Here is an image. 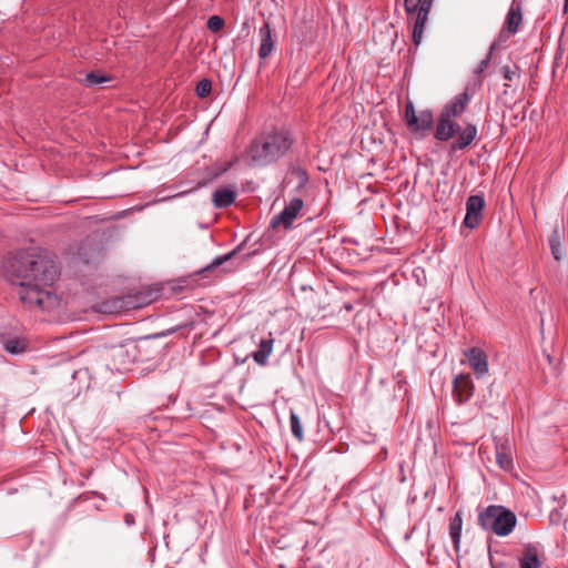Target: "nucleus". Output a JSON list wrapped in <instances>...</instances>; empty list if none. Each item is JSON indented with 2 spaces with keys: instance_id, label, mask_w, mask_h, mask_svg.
<instances>
[{
  "instance_id": "nucleus-2",
  "label": "nucleus",
  "mask_w": 568,
  "mask_h": 568,
  "mask_svg": "<svg viewBox=\"0 0 568 568\" xmlns=\"http://www.w3.org/2000/svg\"><path fill=\"white\" fill-rule=\"evenodd\" d=\"M294 144V138L288 130H274L254 138L247 153L256 165H268L283 158Z\"/></svg>"
},
{
  "instance_id": "nucleus-27",
  "label": "nucleus",
  "mask_w": 568,
  "mask_h": 568,
  "mask_svg": "<svg viewBox=\"0 0 568 568\" xmlns=\"http://www.w3.org/2000/svg\"><path fill=\"white\" fill-rule=\"evenodd\" d=\"M500 73L503 78L509 82L514 81L516 78H519L520 69L516 64L514 65H504L500 68Z\"/></svg>"
},
{
  "instance_id": "nucleus-22",
  "label": "nucleus",
  "mask_w": 568,
  "mask_h": 568,
  "mask_svg": "<svg viewBox=\"0 0 568 568\" xmlns=\"http://www.w3.org/2000/svg\"><path fill=\"white\" fill-rule=\"evenodd\" d=\"M539 566L540 561L537 549L532 546H528L525 555L520 559V568H538Z\"/></svg>"
},
{
  "instance_id": "nucleus-17",
  "label": "nucleus",
  "mask_w": 568,
  "mask_h": 568,
  "mask_svg": "<svg viewBox=\"0 0 568 568\" xmlns=\"http://www.w3.org/2000/svg\"><path fill=\"white\" fill-rule=\"evenodd\" d=\"M273 344H274V339L272 337L262 339L260 342L257 351H255L252 354L254 361L258 365H265L267 363V358L273 351Z\"/></svg>"
},
{
  "instance_id": "nucleus-15",
  "label": "nucleus",
  "mask_w": 568,
  "mask_h": 568,
  "mask_svg": "<svg viewBox=\"0 0 568 568\" xmlns=\"http://www.w3.org/2000/svg\"><path fill=\"white\" fill-rule=\"evenodd\" d=\"M521 21L523 14L520 6L513 4L507 13L503 31H507L509 34H515L518 32Z\"/></svg>"
},
{
  "instance_id": "nucleus-19",
  "label": "nucleus",
  "mask_w": 568,
  "mask_h": 568,
  "mask_svg": "<svg viewBox=\"0 0 568 568\" xmlns=\"http://www.w3.org/2000/svg\"><path fill=\"white\" fill-rule=\"evenodd\" d=\"M434 128V115L430 110H423L417 115V123L413 124L409 130L414 132L429 131Z\"/></svg>"
},
{
  "instance_id": "nucleus-26",
  "label": "nucleus",
  "mask_w": 568,
  "mask_h": 568,
  "mask_svg": "<svg viewBox=\"0 0 568 568\" xmlns=\"http://www.w3.org/2000/svg\"><path fill=\"white\" fill-rule=\"evenodd\" d=\"M110 78L99 71H91L85 75L84 84L87 87H94L109 81Z\"/></svg>"
},
{
  "instance_id": "nucleus-8",
  "label": "nucleus",
  "mask_w": 568,
  "mask_h": 568,
  "mask_svg": "<svg viewBox=\"0 0 568 568\" xmlns=\"http://www.w3.org/2000/svg\"><path fill=\"white\" fill-rule=\"evenodd\" d=\"M109 358L111 368L119 373L129 371L131 364L134 362V356L124 345L111 347Z\"/></svg>"
},
{
  "instance_id": "nucleus-5",
  "label": "nucleus",
  "mask_w": 568,
  "mask_h": 568,
  "mask_svg": "<svg viewBox=\"0 0 568 568\" xmlns=\"http://www.w3.org/2000/svg\"><path fill=\"white\" fill-rule=\"evenodd\" d=\"M152 301L151 294L145 295L142 301H125L123 297H114L103 301L97 305V311L103 314H118L124 310L135 308Z\"/></svg>"
},
{
  "instance_id": "nucleus-14",
  "label": "nucleus",
  "mask_w": 568,
  "mask_h": 568,
  "mask_svg": "<svg viewBox=\"0 0 568 568\" xmlns=\"http://www.w3.org/2000/svg\"><path fill=\"white\" fill-rule=\"evenodd\" d=\"M236 200V191L229 187H221L214 191L212 201L215 207L225 209L231 206Z\"/></svg>"
},
{
  "instance_id": "nucleus-3",
  "label": "nucleus",
  "mask_w": 568,
  "mask_h": 568,
  "mask_svg": "<svg viewBox=\"0 0 568 568\" xmlns=\"http://www.w3.org/2000/svg\"><path fill=\"white\" fill-rule=\"evenodd\" d=\"M477 524L484 530L505 537L514 530L517 517L510 509L504 506L489 505L479 511Z\"/></svg>"
},
{
  "instance_id": "nucleus-31",
  "label": "nucleus",
  "mask_w": 568,
  "mask_h": 568,
  "mask_svg": "<svg viewBox=\"0 0 568 568\" xmlns=\"http://www.w3.org/2000/svg\"><path fill=\"white\" fill-rule=\"evenodd\" d=\"M225 22L224 20L219 16H212L209 18L206 27L212 32H219L221 29H223Z\"/></svg>"
},
{
  "instance_id": "nucleus-21",
  "label": "nucleus",
  "mask_w": 568,
  "mask_h": 568,
  "mask_svg": "<svg viewBox=\"0 0 568 568\" xmlns=\"http://www.w3.org/2000/svg\"><path fill=\"white\" fill-rule=\"evenodd\" d=\"M564 239V231L559 227H555L550 237H549V247L551 254L554 255L556 261L561 258V241Z\"/></svg>"
},
{
  "instance_id": "nucleus-25",
  "label": "nucleus",
  "mask_w": 568,
  "mask_h": 568,
  "mask_svg": "<svg viewBox=\"0 0 568 568\" xmlns=\"http://www.w3.org/2000/svg\"><path fill=\"white\" fill-rule=\"evenodd\" d=\"M290 424H291V430H292L293 436L298 442H302L304 438L302 424H301L300 417L293 410H291V414H290Z\"/></svg>"
},
{
  "instance_id": "nucleus-4",
  "label": "nucleus",
  "mask_w": 568,
  "mask_h": 568,
  "mask_svg": "<svg viewBox=\"0 0 568 568\" xmlns=\"http://www.w3.org/2000/svg\"><path fill=\"white\" fill-rule=\"evenodd\" d=\"M303 206L304 202L302 199H292L281 213L272 217L270 224L271 227L277 229L278 226H283L285 230L291 229L293 226L294 221L301 213Z\"/></svg>"
},
{
  "instance_id": "nucleus-33",
  "label": "nucleus",
  "mask_w": 568,
  "mask_h": 568,
  "mask_svg": "<svg viewBox=\"0 0 568 568\" xmlns=\"http://www.w3.org/2000/svg\"><path fill=\"white\" fill-rule=\"evenodd\" d=\"M344 307H345V310H346V311H348V312L353 310V306H352L351 304H345V306H344Z\"/></svg>"
},
{
  "instance_id": "nucleus-10",
  "label": "nucleus",
  "mask_w": 568,
  "mask_h": 568,
  "mask_svg": "<svg viewBox=\"0 0 568 568\" xmlns=\"http://www.w3.org/2000/svg\"><path fill=\"white\" fill-rule=\"evenodd\" d=\"M469 101L470 97L468 92L464 91L446 103L439 114L453 120L459 118L466 111Z\"/></svg>"
},
{
  "instance_id": "nucleus-12",
  "label": "nucleus",
  "mask_w": 568,
  "mask_h": 568,
  "mask_svg": "<svg viewBox=\"0 0 568 568\" xmlns=\"http://www.w3.org/2000/svg\"><path fill=\"white\" fill-rule=\"evenodd\" d=\"M478 130L473 123H468L458 132L457 139L450 143V151L456 152L467 149L477 138Z\"/></svg>"
},
{
  "instance_id": "nucleus-23",
  "label": "nucleus",
  "mask_w": 568,
  "mask_h": 568,
  "mask_svg": "<svg viewBox=\"0 0 568 568\" xmlns=\"http://www.w3.org/2000/svg\"><path fill=\"white\" fill-rule=\"evenodd\" d=\"M239 251H240V247H236L233 251L229 252L227 254L216 256L207 266L202 268L199 273L205 274V273L214 271L216 267H219V266L225 264L226 262H229L230 260H232L237 254Z\"/></svg>"
},
{
  "instance_id": "nucleus-35",
  "label": "nucleus",
  "mask_w": 568,
  "mask_h": 568,
  "mask_svg": "<svg viewBox=\"0 0 568 568\" xmlns=\"http://www.w3.org/2000/svg\"><path fill=\"white\" fill-rule=\"evenodd\" d=\"M568 10V0H565V11Z\"/></svg>"
},
{
  "instance_id": "nucleus-16",
  "label": "nucleus",
  "mask_w": 568,
  "mask_h": 568,
  "mask_svg": "<svg viewBox=\"0 0 568 568\" xmlns=\"http://www.w3.org/2000/svg\"><path fill=\"white\" fill-rule=\"evenodd\" d=\"M462 528L463 517L460 511H457L455 516L450 518L449 521V536L452 538L454 549L456 552H459L460 549Z\"/></svg>"
},
{
  "instance_id": "nucleus-37",
  "label": "nucleus",
  "mask_w": 568,
  "mask_h": 568,
  "mask_svg": "<svg viewBox=\"0 0 568 568\" xmlns=\"http://www.w3.org/2000/svg\"><path fill=\"white\" fill-rule=\"evenodd\" d=\"M386 455H387L386 450L382 453V456H384V458H386Z\"/></svg>"
},
{
  "instance_id": "nucleus-20",
  "label": "nucleus",
  "mask_w": 568,
  "mask_h": 568,
  "mask_svg": "<svg viewBox=\"0 0 568 568\" xmlns=\"http://www.w3.org/2000/svg\"><path fill=\"white\" fill-rule=\"evenodd\" d=\"M404 4L409 19H414L422 9L427 8V14L429 13L432 0H405Z\"/></svg>"
},
{
  "instance_id": "nucleus-1",
  "label": "nucleus",
  "mask_w": 568,
  "mask_h": 568,
  "mask_svg": "<svg viewBox=\"0 0 568 568\" xmlns=\"http://www.w3.org/2000/svg\"><path fill=\"white\" fill-rule=\"evenodd\" d=\"M6 268L11 282L19 285V297L24 306L42 311L59 306L60 298L49 287L58 280L60 270L47 252L19 251L8 260Z\"/></svg>"
},
{
  "instance_id": "nucleus-18",
  "label": "nucleus",
  "mask_w": 568,
  "mask_h": 568,
  "mask_svg": "<svg viewBox=\"0 0 568 568\" xmlns=\"http://www.w3.org/2000/svg\"><path fill=\"white\" fill-rule=\"evenodd\" d=\"M427 19H428L427 18V8L422 9V12H419L417 14V17L414 18V27H413L412 38H413V42L416 47H418L422 41L423 32H424V28H425V23H426Z\"/></svg>"
},
{
  "instance_id": "nucleus-28",
  "label": "nucleus",
  "mask_w": 568,
  "mask_h": 568,
  "mask_svg": "<svg viewBox=\"0 0 568 568\" xmlns=\"http://www.w3.org/2000/svg\"><path fill=\"white\" fill-rule=\"evenodd\" d=\"M211 90H212V82L209 79L200 80L195 88L196 95L201 99L206 98L211 93Z\"/></svg>"
},
{
  "instance_id": "nucleus-32",
  "label": "nucleus",
  "mask_w": 568,
  "mask_h": 568,
  "mask_svg": "<svg viewBox=\"0 0 568 568\" xmlns=\"http://www.w3.org/2000/svg\"><path fill=\"white\" fill-rule=\"evenodd\" d=\"M495 50V44H493L486 55L485 59H483L479 64L477 65L476 70H475V73L477 75L481 74L487 68L488 65L490 64V61H491V57H493V52Z\"/></svg>"
},
{
  "instance_id": "nucleus-7",
  "label": "nucleus",
  "mask_w": 568,
  "mask_h": 568,
  "mask_svg": "<svg viewBox=\"0 0 568 568\" xmlns=\"http://www.w3.org/2000/svg\"><path fill=\"white\" fill-rule=\"evenodd\" d=\"M475 385L470 374H459L453 381V396L457 404L467 403L474 395Z\"/></svg>"
},
{
  "instance_id": "nucleus-30",
  "label": "nucleus",
  "mask_w": 568,
  "mask_h": 568,
  "mask_svg": "<svg viewBox=\"0 0 568 568\" xmlns=\"http://www.w3.org/2000/svg\"><path fill=\"white\" fill-rule=\"evenodd\" d=\"M405 122L410 129L413 124L417 123V114L415 112L413 102L408 101L405 106Z\"/></svg>"
},
{
  "instance_id": "nucleus-36",
  "label": "nucleus",
  "mask_w": 568,
  "mask_h": 568,
  "mask_svg": "<svg viewBox=\"0 0 568 568\" xmlns=\"http://www.w3.org/2000/svg\"><path fill=\"white\" fill-rule=\"evenodd\" d=\"M83 250V246L79 247V255H82L81 251Z\"/></svg>"
},
{
  "instance_id": "nucleus-9",
  "label": "nucleus",
  "mask_w": 568,
  "mask_h": 568,
  "mask_svg": "<svg viewBox=\"0 0 568 568\" xmlns=\"http://www.w3.org/2000/svg\"><path fill=\"white\" fill-rule=\"evenodd\" d=\"M459 131L460 125L456 121L439 114L434 130V138L439 142H447Z\"/></svg>"
},
{
  "instance_id": "nucleus-6",
  "label": "nucleus",
  "mask_w": 568,
  "mask_h": 568,
  "mask_svg": "<svg viewBox=\"0 0 568 568\" xmlns=\"http://www.w3.org/2000/svg\"><path fill=\"white\" fill-rule=\"evenodd\" d=\"M486 202L483 195H470L466 201V215L464 225L469 229L477 227L483 220Z\"/></svg>"
},
{
  "instance_id": "nucleus-13",
  "label": "nucleus",
  "mask_w": 568,
  "mask_h": 568,
  "mask_svg": "<svg viewBox=\"0 0 568 568\" xmlns=\"http://www.w3.org/2000/svg\"><path fill=\"white\" fill-rule=\"evenodd\" d=\"M260 37L261 44L258 48V57L260 59H266L274 49V40L272 37V29L268 22H264V24L260 28Z\"/></svg>"
},
{
  "instance_id": "nucleus-24",
  "label": "nucleus",
  "mask_w": 568,
  "mask_h": 568,
  "mask_svg": "<svg viewBox=\"0 0 568 568\" xmlns=\"http://www.w3.org/2000/svg\"><path fill=\"white\" fill-rule=\"evenodd\" d=\"M4 349L11 354H20L27 349V343L21 338H11L4 343Z\"/></svg>"
},
{
  "instance_id": "nucleus-34",
  "label": "nucleus",
  "mask_w": 568,
  "mask_h": 568,
  "mask_svg": "<svg viewBox=\"0 0 568 568\" xmlns=\"http://www.w3.org/2000/svg\"><path fill=\"white\" fill-rule=\"evenodd\" d=\"M125 521H126L128 524H130V523L132 521V519H131V516H130V515H126V517H125Z\"/></svg>"
},
{
  "instance_id": "nucleus-11",
  "label": "nucleus",
  "mask_w": 568,
  "mask_h": 568,
  "mask_svg": "<svg viewBox=\"0 0 568 568\" xmlns=\"http://www.w3.org/2000/svg\"><path fill=\"white\" fill-rule=\"evenodd\" d=\"M465 356L477 377L488 373V357L481 348L471 347L465 352Z\"/></svg>"
},
{
  "instance_id": "nucleus-29",
  "label": "nucleus",
  "mask_w": 568,
  "mask_h": 568,
  "mask_svg": "<svg viewBox=\"0 0 568 568\" xmlns=\"http://www.w3.org/2000/svg\"><path fill=\"white\" fill-rule=\"evenodd\" d=\"M496 460L500 468L505 470L509 469L513 466L511 456L506 452L500 450L498 447L496 450Z\"/></svg>"
}]
</instances>
